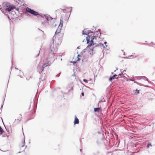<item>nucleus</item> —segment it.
Segmentation results:
<instances>
[{
    "mask_svg": "<svg viewBox=\"0 0 155 155\" xmlns=\"http://www.w3.org/2000/svg\"><path fill=\"white\" fill-rule=\"evenodd\" d=\"M61 41V38L59 39L54 38V37H53L51 41L50 45V50L52 52V54H50L48 58L49 59L48 61V63L51 64L55 59H56L55 56V54L58 50L57 45L60 44Z\"/></svg>",
    "mask_w": 155,
    "mask_h": 155,
    "instance_id": "obj_1",
    "label": "nucleus"
},
{
    "mask_svg": "<svg viewBox=\"0 0 155 155\" xmlns=\"http://www.w3.org/2000/svg\"><path fill=\"white\" fill-rule=\"evenodd\" d=\"M99 39L97 37L94 36L93 35L91 37H88L86 38V40L87 43H89L90 42L89 45L85 49L83 50V51L84 52H87L90 54H93L94 48L91 47L93 45H95L96 47H97L99 46L100 43L97 42V40Z\"/></svg>",
    "mask_w": 155,
    "mask_h": 155,
    "instance_id": "obj_2",
    "label": "nucleus"
},
{
    "mask_svg": "<svg viewBox=\"0 0 155 155\" xmlns=\"http://www.w3.org/2000/svg\"><path fill=\"white\" fill-rule=\"evenodd\" d=\"M46 60H47V63L42 64L41 63H40L37 67V71L39 74H41L42 73V77H41L40 78V79H41L42 81H43L45 79V72H44V69L45 67H47L48 66L50 65L51 64L48 63V61H49V59L48 58H47Z\"/></svg>",
    "mask_w": 155,
    "mask_h": 155,
    "instance_id": "obj_3",
    "label": "nucleus"
},
{
    "mask_svg": "<svg viewBox=\"0 0 155 155\" xmlns=\"http://www.w3.org/2000/svg\"><path fill=\"white\" fill-rule=\"evenodd\" d=\"M2 5L3 7L4 8L7 10L8 12L12 11L15 7L13 5H11L9 3H6L5 2L3 3Z\"/></svg>",
    "mask_w": 155,
    "mask_h": 155,
    "instance_id": "obj_4",
    "label": "nucleus"
},
{
    "mask_svg": "<svg viewBox=\"0 0 155 155\" xmlns=\"http://www.w3.org/2000/svg\"><path fill=\"white\" fill-rule=\"evenodd\" d=\"M26 11L31 14L34 16H36L38 17H39L40 16H42L39 13L31 9L28 7H27L26 8Z\"/></svg>",
    "mask_w": 155,
    "mask_h": 155,
    "instance_id": "obj_5",
    "label": "nucleus"
},
{
    "mask_svg": "<svg viewBox=\"0 0 155 155\" xmlns=\"http://www.w3.org/2000/svg\"><path fill=\"white\" fill-rule=\"evenodd\" d=\"M63 21L61 19L59 25L57 29L55 32L54 35V38L57 39L56 38V37L58 36V34L60 32L63 26Z\"/></svg>",
    "mask_w": 155,
    "mask_h": 155,
    "instance_id": "obj_6",
    "label": "nucleus"
},
{
    "mask_svg": "<svg viewBox=\"0 0 155 155\" xmlns=\"http://www.w3.org/2000/svg\"><path fill=\"white\" fill-rule=\"evenodd\" d=\"M82 35H87V36L86 37V38L87 37H88L89 36L91 37L93 35H94V34H93L92 32H90L89 30L85 29L84 30H83L82 31Z\"/></svg>",
    "mask_w": 155,
    "mask_h": 155,
    "instance_id": "obj_7",
    "label": "nucleus"
},
{
    "mask_svg": "<svg viewBox=\"0 0 155 155\" xmlns=\"http://www.w3.org/2000/svg\"><path fill=\"white\" fill-rule=\"evenodd\" d=\"M55 19H53L52 20H51V24L52 27H55L57 25L55 23Z\"/></svg>",
    "mask_w": 155,
    "mask_h": 155,
    "instance_id": "obj_8",
    "label": "nucleus"
},
{
    "mask_svg": "<svg viewBox=\"0 0 155 155\" xmlns=\"http://www.w3.org/2000/svg\"><path fill=\"white\" fill-rule=\"evenodd\" d=\"M22 119V117L21 116V115L20 114L19 115V116L18 117L17 119L15 120V121L16 122L17 121V122H19Z\"/></svg>",
    "mask_w": 155,
    "mask_h": 155,
    "instance_id": "obj_9",
    "label": "nucleus"
},
{
    "mask_svg": "<svg viewBox=\"0 0 155 155\" xmlns=\"http://www.w3.org/2000/svg\"><path fill=\"white\" fill-rule=\"evenodd\" d=\"M117 74H114L113 76L110 77L109 79V81H111L113 79H114V78L117 79L118 77H117Z\"/></svg>",
    "mask_w": 155,
    "mask_h": 155,
    "instance_id": "obj_10",
    "label": "nucleus"
},
{
    "mask_svg": "<svg viewBox=\"0 0 155 155\" xmlns=\"http://www.w3.org/2000/svg\"><path fill=\"white\" fill-rule=\"evenodd\" d=\"M45 18L48 20H52L53 19V18H52L49 15H45Z\"/></svg>",
    "mask_w": 155,
    "mask_h": 155,
    "instance_id": "obj_11",
    "label": "nucleus"
},
{
    "mask_svg": "<svg viewBox=\"0 0 155 155\" xmlns=\"http://www.w3.org/2000/svg\"><path fill=\"white\" fill-rule=\"evenodd\" d=\"M25 145V138L24 139L22 140L21 144H20V146L21 147H23Z\"/></svg>",
    "mask_w": 155,
    "mask_h": 155,
    "instance_id": "obj_12",
    "label": "nucleus"
},
{
    "mask_svg": "<svg viewBox=\"0 0 155 155\" xmlns=\"http://www.w3.org/2000/svg\"><path fill=\"white\" fill-rule=\"evenodd\" d=\"M74 124H78L79 123V121L78 119L76 117H75V120L74 121Z\"/></svg>",
    "mask_w": 155,
    "mask_h": 155,
    "instance_id": "obj_13",
    "label": "nucleus"
},
{
    "mask_svg": "<svg viewBox=\"0 0 155 155\" xmlns=\"http://www.w3.org/2000/svg\"><path fill=\"white\" fill-rule=\"evenodd\" d=\"M101 110L100 108H94V111L99 112Z\"/></svg>",
    "mask_w": 155,
    "mask_h": 155,
    "instance_id": "obj_14",
    "label": "nucleus"
},
{
    "mask_svg": "<svg viewBox=\"0 0 155 155\" xmlns=\"http://www.w3.org/2000/svg\"><path fill=\"white\" fill-rule=\"evenodd\" d=\"M134 94L135 95H137L139 93V91L138 90H136L134 91Z\"/></svg>",
    "mask_w": 155,
    "mask_h": 155,
    "instance_id": "obj_15",
    "label": "nucleus"
},
{
    "mask_svg": "<svg viewBox=\"0 0 155 155\" xmlns=\"http://www.w3.org/2000/svg\"><path fill=\"white\" fill-rule=\"evenodd\" d=\"M4 132V131L2 129V128L0 126V135L2 134Z\"/></svg>",
    "mask_w": 155,
    "mask_h": 155,
    "instance_id": "obj_16",
    "label": "nucleus"
},
{
    "mask_svg": "<svg viewBox=\"0 0 155 155\" xmlns=\"http://www.w3.org/2000/svg\"><path fill=\"white\" fill-rule=\"evenodd\" d=\"M67 8L68 9V11H67L68 12H70L72 11V9L71 8V7H68Z\"/></svg>",
    "mask_w": 155,
    "mask_h": 155,
    "instance_id": "obj_17",
    "label": "nucleus"
},
{
    "mask_svg": "<svg viewBox=\"0 0 155 155\" xmlns=\"http://www.w3.org/2000/svg\"><path fill=\"white\" fill-rule=\"evenodd\" d=\"M100 44L101 45H103V47L104 48H106L107 47V45H104L103 44H102L101 43H100Z\"/></svg>",
    "mask_w": 155,
    "mask_h": 155,
    "instance_id": "obj_18",
    "label": "nucleus"
},
{
    "mask_svg": "<svg viewBox=\"0 0 155 155\" xmlns=\"http://www.w3.org/2000/svg\"><path fill=\"white\" fill-rule=\"evenodd\" d=\"M152 145L151 143H148L147 145V148H149L150 147H152Z\"/></svg>",
    "mask_w": 155,
    "mask_h": 155,
    "instance_id": "obj_19",
    "label": "nucleus"
},
{
    "mask_svg": "<svg viewBox=\"0 0 155 155\" xmlns=\"http://www.w3.org/2000/svg\"><path fill=\"white\" fill-rule=\"evenodd\" d=\"M83 81L84 82H86V83H87V81L85 79H84Z\"/></svg>",
    "mask_w": 155,
    "mask_h": 155,
    "instance_id": "obj_20",
    "label": "nucleus"
},
{
    "mask_svg": "<svg viewBox=\"0 0 155 155\" xmlns=\"http://www.w3.org/2000/svg\"><path fill=\"white\" fill-rule=\"evenodd\" d=\"M0 9L1 10V11L3 13H4V10L3 9H2V8H0Z\"/></svg>",
    "mask_w": 155,
    "mask_h": 155,
    "instance_id": "obj_21",
    "label": "nucleus"
},
{
    "mask_svg": "<svg viewBox=\"0 0 155 155\" xmlns=\"http://www.w3.org/2000/svg\"><path fill=\"white\" fill-rule=\"evenodd\" d=\"M121 74H119V75H118V77H119V78H120V77H121Z\"/></svg>",
    "mask_w": 155,
    "mask_h": 155,
    "instance_id": "obj_22",
    "label": "nucleus"
},
{
    "mask_svg": "<svg viewBox=\"0 0 155 155\" xmlns=\"http://www.w3.org/2000/svg\"><path fill=\"white\" fill-rule=\"evenodd\" d=\"M23 74V73L21 71H20V74Z\"/></svg>",
    "mask_w": 155,
    "mask_h": 155,
    "instance_id": "obj_23",
    "label": "nucleus"
},
{
    "mask_svg": "<svg viewBox=\"0 0 155 155\" xmlns=\"http://www.w3.org/2000/svg\"><path fill=\"white\" fill-rule=\"evenodd\" d=\"M81 94H82V96H84V94L83 92H82L81 93Z\"/></svg>",
    "mask_w": 155,
    "mask_h": 155,
    "instance_id": "obj_24",
    "label": "nucleus"
},
{
    "mask_svg": "<svg viewBox=\"0 0 155 155\" xmlns=\"http://www.w3.org/2000/svg\"><path fill=\"white\" fill-rule=\"evenodd\" d=\"M107 42L106 41H105V42H104V44L105 45H106V44H107Z\"/></svg>",
    "mask_w": 155,
    "mask_h": 155,
    "instance_id": "obj_25",
    "label": "nucleus"
},
{
    "mask_svg": "<svg viewBox=\"0 0 155 155\" xmlns=\"http://www.w3.org/2000/svg\"><path fill=\"white\" fill-rule=\"evenodd\" d=\"M126 71V70H124L123 71V72H122V73L123 74L124 72V71Z\"/></svg>",
    "mask_w": 155,
    "mask_h": 155,
    "instance_id": "obj_26",
    "label": "nucleus"
},
{
    "mask_svg": "<svg viewBox=\"0 0 155 155\" xmlns=\"http://www.w3.org/2000/svg\"><path fill=\"white\" fill-rule=\"evenodd\" d=\"M133 56L132 55H131L129 56V57H132Z\"/></svg>",
    "mask_w": 155,
    "mask_h": 155,
    "instance_id": "obj_27",
    "label": "nucleus"
},
{
    "mask_svg": "<svg viewBox=\"0 0 155 155\" xmlns=\"http://www.w3.org/2000/svg\"><path fill=\"white\" fill-rule=\"evenodd\" d=\"M2 111V109H0V113H1V112Z\"/></svg>",
    "mask_w": 155,
    "mask_h": 155,
    "instance_id": "obj_28",
    "label": "nucleus"
},
{
    "mask_svg": "<svg viewBox=\"0 0 155 155\" xmlns=\"http://www.w3.org/2000/svg\"><path fill=\"white\" fill-rule=\"evenodd\" d=\"M65 10H64H64H63V12H65Z\"/></svg>",
    "mask_w": 155,
    "mask_h": 155,
    "instance_id": "obj_29",
    "label": "nucleus"
},
{
    "mask_svg": "<svg viewBox=\"0 0 155 155\" xmlns=\"http://www.w3.org/2000/svg\"><path fill=\"white\" fill-rule=\"evenodd\" d=\"M78 57H79V56H80V55H79V54H78Z\"/></svg>",
    "mask_w": 155,
    "mask_h": 155,
    "instance_id": "obj_30",
    "label": "nucleus"
},
{
    "mask_svg": "<svg viewBox=\"0 0 155 155\" xmlns=\"http://www.w3.org/2000/svg\"><path fill=\"white\" fill-rule=\"evenodd\" d=\"M20 77L21 78H22V77H22V76H21V75H20Z\"/></svg>",
    "mask_w": 155,
    "mask_h": 155,
    "instance_id": "obj_31",
    "label": "nucleus"
},
{
    "mask_svg": "<svg viewBox=\"0 0 155 155\" xmlns=\"http://www.w3.org/2000/svg\"><path fill=\"white\" fill-rule=\"evenodd\" d=\"M80 151L81 152V149H80Z\"/></svg>",
    "mask_w": 155,
    "mask_h": 155,
    "instance_id": "obj_32",
    "label": "nucleus"
},
{
    "mask_svg": "<svg viewBox=\"0 0 155 155\" xmlns=\"http://www.w3.org/2000/svg\"><path fill=\"white\" fill-rule=\"evenodd\" d=\"M153 69L155 70V67L153 68Z\"/></svg>",
    "mask_w": 155,
    "mask_h": 155,
    "instance_id": "obj_33",
    "label": "nucleus"
},
{
    "mask_svg": "<svg viewBox=\"0 0 155 155\" xmlns=\"http://www.w3.org/2000/svg\"><path fill=\"white\" fill-rule=\"evenodd\" d=\"M79 47H78L77 48L79 49Z\"/></svg>",
    "mask_w": 155,
    "mask_h": 155,
    "instance_id": "obj_34",
    "label": "nucleus"
},
{
    "mask_svg": "<svg viewBox=\"0 0 155 155\" xmlns=\"http://www.w3.org/2000/svg\"><path fill=\"white\" fill-rule=\"evenodd\" d=\"M62 58H61V61H62Z\"/></svg>",
    "mask_w": 155,
    "mask_h": 155,
    "instance_id": "obj_35",
    "label": "nucleus"
},
{
    "mask_svg": "<svg viewBox=\"0 0 155 155\" xmlns=\"http://www.w3.org/2000/svg\"><path fill=\"white\" fill-rule=\"evenodd\" d=\"M117 70V68H116V70Z\"/></svg>",
    "mask_w": 155,
    "mask_h": 155,
    "instance_id": "obj_36",
    "label": "nucleus"
},
{
    "mask_svg": "<svg viewBox=\"0 0 155 155\" xmlns=\"http://www.w3.org/2000/svg\"><path fill=\"white\" fill-rule=\"evenodd\" d=\"M116 70L114 71L115 72L116 71Z\"/></svg>",
    "mask_w": 155,
    "mask_h": 155,
    "instance_id": "obj_37",
    "label": "nucleus"
},
{
    "mask_svg": "<svg viewBox=\"0 0 155 155\" xmlns=\"http://www.w3.org/2000/svg\"><path fill=\"white\" fill-rule=\"evenodd\" d=\"M38 55H39V54H38L37 56H38Z\"/></svg>",
    "mask_w": 155,
    "mask_h": 155,
    "instance_id": "obj_38",
    "label": "nucleus"
},
{
    "mask_svg": "<svg viewBox=\"0 0 155 155\" xmlns=\"http://www.w3.org/2000/svg\"><path fill=\"white\" fill-rule=\"evenodd\" d=\"M113 72H112V74H113Z\"/></svg>",
    "mask_w": 155,
    "mask_h": 155,
    "instance_id": "obj_39",
    "label": "nucleus"
},
{
    "mask_svg": "<svg viewBox=\"0 0 155 155\" xmlns=\"http://www.w3.org/2000/svg\"><path fill=\"white\" fill-rule=\"evenodd\" d=\"M20 152H19L18 153H20Z\"/></svg>",
    "mask_w": 155,
    "mask_h": 155,
    "instance_id": "obj_40",
    "label": "nucleus"
}]
</instances>
